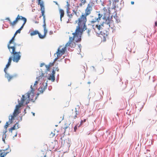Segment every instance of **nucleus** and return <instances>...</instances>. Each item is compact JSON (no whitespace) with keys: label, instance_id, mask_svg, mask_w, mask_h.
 <instances>
[{"label":"nucleus","instance_id":"7c9ffc66","mask_svg":"<svg viewBox=\"0 0 157 157\" xmlns=\"http://www.w3.org/2000/svg\"><path fill=\"white\" fill-rule=\"evenodd\" d=\"M98 18H97L98 19L99 21L100 20H101V18L102 17V14H101L100 13H99L98 14Z\"/></svg>","mask_w":157,"mask_h":157},{"label":"nucleus","instance_id":"69168bd1","mask_svg":"<svg viewBox=\"0 0 157 157\" xmlns=\"http://www.w3.org/2000/svg\"><path fill=\"white\" fill-rule=\"evenodd\" d=\"M45 64L44 63H41L40 64V67H42Z\"/></svg>","mask_w":157,"mask_h":157},{"label":"nucleus","instance_id":"dca6fc26","mask_svg":"<svg viewBox=\"0 0 157 157\" xmlns=\"http://www.w3.org/2000/svg\"><path fill=\"white\" fill-rule=\"evenodd\" d=\"M109 18H107V19H106L105 21V23L107 25H108L109 27H110V23L111 22L109 20Z\"/></svg>","mask_w":157,"mask_h":157},{"label":"nucleus","instance_id":"37998d69","mask_svg":"<svg viewBox=\"0 0 157 157\" xmlns=\"http://www.w3.org/2000/svg\"><path fill=\"white\" fill-rule=\"evenodd\" d=\"M24 27L22 26H21L20 28H19L17 30L18 32L19 31L20 33H21V30L23 29Z\"/></svg>","mask_w":157,"mask_h":157},{"label":"nucleus","instance_id":"a878e982","mask_svg":"<svg viewBox=\"0 0 157 157\" xmlns=\"http://www.w3.org/2000/svg\"><path fill=\"white\" fill-rule=\"evenodd\" d=\"M113 8H115L116 7V3L119 2V0H113Z\"/></svg>","mask_w":157,"mask_h":157},{"label":"nucleus","instance_id":"f257e3e1","mask_svg":"<svg viewBox=\"0 0 157 157\" xmlns=\"http://www.w3.org/2000/svg\"><path fill=\"white\" fill-rule=\"evenodd\" d=\"M16 45L17 44L14 41H12L11 43H10L9 41L7 44V47L10 53L13 54V61L17 63L21 59V55L20 51H16Z\"/></svg>","mask_w":157,"mask_h":157},{"label":"nucleus","instance_id":"6e6552de","mask_svg":"<svg viewBox=\"0 0 157 157\" xmlns=\"http://www.w3.org/2000/svg\"><path fill=\"white\" fill-rule=\"evenodd\" d=\"M66 50V47H64V48H63L61 50L60 49V48H59L57 49V52H58L60 53V56H61L64 54L65 52V51Z\"/></svg>","mask_w":157,"mask_h":157},{"label":"nucleus","instance_id":"393cba45","mask_svg":"<svg viewBox=\"0 0 157 157\" xmlns=\"http://www.w3.org/2000/svg\"><path fill=\"white\" fill-rule=\"evenodd\" d=\"M39 5H40V7H41V9H40L41 10H44V4H43V1H42L41 3L40 4H39Z\"/></svg>","mask_w":157,"mask_h":157},{"label":"nucleus","instance_id":"b1692460","mask_svg":"<svg viewBox=\"0 0 157 157\" xmlns=\"http://www.w3.org/2000/svg\"><path fill=\"white\" fill-rule=\"evenodd\" d=\"M56 54L57 55V57L55 58V59L54 60V61L53 62H55L56 61L58 58H59V57H61V56H60V53L59 52H57L56 53Z\"/></svg>","mask_w":157,"mask_h":157},{"label":"nucleus","instance_id":"bf43d9fd","mask_svg":"<svg viewBox=\"0 0 157 157\" xmlns=\"http://www.w3.org/2000/svg\"><path fill=\"white\" fill-rule=\"evenodd\" d=\"M101 27H102V28H103V27L104 26V24H102L101 23H100V24H99Z\"/></svg>","mask_w":157,"mask_h":157},{"label":"nucleus","instance_id":"f704fd0d","mask_svg":"<svg viewBox=\"0 0 157 157\" xmlns=\"http://www.w3.org/2000/svg\"><path fill=\"white\" fill-rule=\"evenodd\" d=\"M78 47L79 49L80 52H79V53H78V54H80V52H81V48H82V46L80 44H79L78 45Z\"/></svg>","mask_w":157,"mask_h":157},{"label":"nucleus","instance_id":"ddd939ff","mask_svg":"<svg viewBox=\"0 0 157 157\" xmlns=\"http://www.w3.org/2000/svg\"><path fill=\"white\" fill-rule=\"evenodd\" d=\"M20 33L19 31L18 32V31L17 30L16 31L15 33L13 36L12 37V39L10 40V43H11L12 41H14V40H15L14 38H15V36H16L17 34V33Z\"/></svg>","mask_w":157,"mask_h":157},{"label":"nucleus","instance_id":"7ed1b4c3","mask_svg":"<svg viewBox=\"0 0 157 157\" xmlns=\"http://www.w3.org/2000/svg\"><path fill=\"white\" fill-rule=\"evenodd\" d=\"M12 57L10 56L9 57L8 61L7 64L6 65V67L4 69V71L5 73V77L7 78L9 81H10V79L12 78L13 76H12L10 75L9 74L7 73L6 71L7 69L10 67V65L11 62L12 60Z\"/></svg>","mask_w":157,"mask_h":157},{"label":"nucleus","instance_id":"c03bdc74","mask_svg":"<svg viewBox=\"0 0 157 157\" xmlns=\"http://www.w3.org/2000/svg\"><path fill=\"white\" fill-rule=\"evenodd\" d=\"M77 125H76L74 127V132H76L77 129Z\"/></svg>","mask_w":157,"mask_h":157},{"label":"nucleus","instance_id":"cd10ccee","mask_svg":"<svg viewBox=\"0 0 157 157\" xmlns=\"http://www.w3.org/2000/svg\"><path fill=\"white\" fill-rule=\"evenodd\" d=\"M30 88L31 89V92L29 91L28 92H30V94L31 93H32L33 94V96L34 94V91H35V90L32 87V85L31 86Z\"/></svg>","mask_w":157,"mask_h":157},{"label":"nucleus","instance_id":"412c9836","mask_svg":"<svg viewBox=\"0 0 157 157\" xmlns=\"http://www.w3.org/2000/svg\"><path fill=\"white\" fill-rule=\"evenodd\" d=\"M9 152H4L0 153V157H5Z\"/></svg>","mask_w":157,"mask_h":157},{"label":"nucleus","instance_id":"0e129e2a","mask_svg":"<svg viewBox=\"0 0 157 157\" xmlns=\"http://www.w3.org/2000/svg\"><path fill=\"white\" fill-rule=\"evenodd\" d=\"M53 32L52 31H50L49 32V34L50 35H52L53 34Z\"/></svg>","mask_w":157,"mask_h":157},{"label":"nucleus","instance_id":"680f3d73","mask_svg":"<svg viewBox=\"0 0 157 157\" xmlns=\"http://www.w3.org/2000/svg\"><path fill=\"white\" fill-rule=\"evenodd\" d=\"M43 76H44V73L43 72V71H42L41 72V75H40V76L43 77Z\"/></svg>","mask_w":157,"mask_h":157},{"label":"nucleus","instance_id":"4d7b16f0","mask_svg":"<svg viewBox=\"0 0 157 157\" xmlns=\"http://www.w3.org/2000/svg\"><path fill=\"white\" fill-rule=\"evenodd\" d=\"M76 35H77V36L78 37H76L75 38H74V40H75V41L76 42V40H77V38L79 37L78 36V34H76Z\"/></svg>","mask_w":157,"mask_h":157},{"label":"nucleus","instance_id":"1a4fd4ad","mask_svg":"<svg viewBox=\"0 0 157 157\" xmlns=\"http://www.w3.org/2000/svg\"><path fill=\"white\" fill-rule=\"evenodd\" d=\"M30 93L29 92H28L25 94L26 96H27V98H28V100H27L25 103V104L26 105H28V104L29 103V101H32L33 100V99L31 98H30Z\"/></svg>","mask_w":157,"mask_h":157},{"label":"nucleus","instance_id":"9b49d317","mask_svg":"<svg viewBox=\"0 0 157 157\" xmlns=\"http://www.w3.org/2000/svg\"><path fill=\"white\" fill-rule=\"evenodd\" d=\"M18 104L17 105H16L15 109L16 110H18V111H20V108L21 106H23V104H21V103L20 102V101L19 99H18Z\"/></svg>","mask_w":157,"mask_h":157},{"label":"nucleus","instance_id":"2f4dec72","mask_svg":"<svg viewBox=\"0 0 157 157\" xmlns=\"http://www.w3.org/2000/svg\"><path fill=\"white\" fill-rule=\"evenodd\" d=\"M79 37L77 38V40H76V42H80L81 40V36L78 35Z\"/></svg>","mask_w":157,"mask_h":157},{"label":"nucleus","instance_id":"4c0bfd02","mask_svg":"<svg viewBox=\"0 0 157 157\" xmlns=\"http://www.w3.org/2000/svg\"><path fill=\"white\" fill-rule=\"evenodd\" d=\"M36 79H37V80H36L34 84V86H35L38 83V81L39 80V79H38V78L37 77H36Z\"/></svg>","mask_w":157,"mask_h":157},{"label":"nucleus","instance_id":"bb28decb","mask_svg":"<svg viewBox=\"0 0 157 157\" xmlns=\"http://www.w3.org/2000/svg\"><path fill=\"white\" fill-rule=\"evenodd\" d=\"M96 21L98 22V23H99V21L97 17H95L94 19H93L91 21V22L92 23H94L96 22Z\"/></svg>","mask_w":157,"mask_h":157},{"label":"nucleus","instance_id":"49530a36","mask_svg":"<svg viewBox=\"0 0 157 157\" xmlns=\"http://www.w3.org/2000/svg\"><path fill=\"white\" fill-rule=\"evenodd\" d=\"M107 18H109V20L110 21L112 22L113 21L112 20V19L113 18L112 16L111 17H110L109 16L108 17H107Z\"/></svg>","mask_w":157,"mask_h":157},{"label":"nucleus","instance_id":"a211bd4d","mask_svg":"<svg viewBox=\"0 0 157 157\" xmlns=\"http://www.w3.org/2000/svg\"><path fill=\"white\" fill-rule=\"evenodd\" d=\"M17 16L18 17L19 20H22L23 21H27L26 18L24 17H23L21 16H20L19 15H18Z\"/></svg>","mask_w":157,"mask_h":157},{"label":"nucleus","instance_id":"6e6d98bb","mask_svg":"<svg viewBox=\"0 0 157 157\" xmlns=\"http://www.w3.org/2000/svg\"><path fill=\"white\" fill-rule=\"evenodd\" d=\"M54 62H53V63H49V65H50V67H51V66H53V65H54Z\"/></svg>","mask_w":157,"mask_h":157},{"label":"nucleus","instance_id":"9d476101","mask_svg":"<svg viewBox=\"0 0 157 157\" xmlns=\"http://www.w3.org/2000/svg\"><path fill=\"white\" fill-rule=\"evenodd\" d=\"M20 112H21L20 111L15 109L13 113V115H11L10 116L12 117V119H14V117L19 114Z\"/></svg>","mask_w":157,"mask_h":157},{"label":"nucleus","instance_id":"13d9d810","mask_svg":"<svg viewBox=\"0 0 157 157\" xmlns=\"http://www.w3.org/2000/svg\"><path fill=\"white\" fill-rule=\"evenodd\" d=\"M43 27L44 29V30L46 29V24H43Z\"/></svg>","mask_w":157,"mask_h":157},{"label":"nucleus","instance_id":"423d86ee","mask_svg":"<svg viewBox=\"0 0 157 157\" xmlns=\"http://www.w3.org/2000/svg\"><path fill=\"white\" fill-rule=\"evenodd\" d=\"M72 34L73 35V37H70L69 38V41L66 44V46H68L69 44H71V43L73 42L72 41L74 40V38L78 37L76 34H78L75 31V33H72Z\"/></svg>","mask_w":157,"mask_h":157},{"label":"nucleus","instance_id":"0eeeda50","mask_svg":"<svg viewBox=\"0 0 157 157\" xmlns=\"http://www.w3.org/2000/svg\"><path fill=\"white\" fill-rule=\"evenodd\" d=\"M55 71L54 69H52V73L49 75V77L48 78L49 80H51L52 82H54L55 80Z\"/></svg>","mask_w":157,"mask_h":157},{"label":"nucleus","instance_id":"20e7f679","mask_svg":"<svg viewBox=\"0 0 157 157\" xmlns=\"http://www.w3.org/2000/svg\"><path fill=\"white\" fill-rule=\"evenodd\" d=\"M87 29V28L86 25V23L80 24L79 27L78 29V26H77L76 29L75 30L76 32L78 34L79 33L82 34V33Z\"/></svg>","mask_w":157,"mask_h":157},{"label":"nucleus","instance_id":"a18cd8bd","mask_svg":"<svg viewBox=\"0 0 157 157\" xmlns=\"http://www.w3.org/2000/svg\"><path fill=\"white\" fill-rule=\"evenodd\" d=\"M156 77L155 76H153V77H152V82H154L155 81V80Z\"/></svg>","mask_w":157,"mask_h":157},{"label":"nucleus","instance_id":"ea45409f","mask_svg":"<svg viewBox=\"0 0 157 157\" xmlns=\"http://www.w3.org/2000/svg\"><path fill=\"white\" fill-rule=\"evenodd\" d=\"M45 67L46 68H47V69L48 71H49L50 69V65H45Z\"/></svg>","mask_w":157,"mask_h":157},{"label":"nucleus","instance_id":"f3484780","mask_svg":"<svg viewBox=\"0 0 157 157\" xmlns=\"http://www.w3.org/2000/svg\"><path fill=\"white\" fill-rule=\"evenodd\" d=\"M59 13H60V17L62 18L64 15V12L63 9H60L59 10Z\"/></svg>","mask_w":157,"mask_h":157},{"label":"nucleus","instance_id":"6ab92c4d","mask_svg":"<svg viewBox=\"0 0 157 157\" xmlns=\"http://www.w3.org/2000/svg\"><path fill=\"white\" fill-rule=\"evenodd\" d=\"M18 122H16V124L13 126V127L10 128H9L10 132H12V131L15 130L16 129V126L17 124H18Z\"/></svg>","mask_w":157,"mask_h":157},{"label":"nucleus","instance_id":"c85d7f7f","mask_svg":"<svg viewBox=\"0 0 157 157\" xmlns=\"http://www.w3.org/2000/svg\"><path fill=\"white\" fill-rule=\"evenodd\" d=\"M39 37L41 39H43L45 37V36L44 35H41L39 32L38 34Z\"/></svg>","mask_w":157,"mask_h":157},{"label":"nucleus","instance_id":"39448f33","mask_svg":"<svg viewBox=\"0 0 157 157\" xmlns=\"http://www.w3.org/2000/svg\"><path fill=\"white\" fill-rule=\"evenodd\" d=\"M78 29L79 27L80 24L86 23L87 21L86 17L84 15H83V13H82L80 17L78 18Z\"/></svg>","mask_w":157,"mask_h":157},{"label":"nucleus","instance_id":"09e8293b","mask_svg":"<svg viewBox=\"0 0 157 157\" xmlns=\"http://www.w3.org/2000/svg\"><path fill=\"white\" fill-rule=\"evenodd\" d=\"M81 3H83V4H84V3L86 2V0H80Z\"/></svg>","mask_w":157,"mask_h":157},{"label":"nucleus","instance_id":"c9c22d12","mask_svg":"<svg viewBox=\"0 0 157 157\" xmlns=\"http://www.w3.org/2000/svg\"><path fill=\"white\" fill-rule=\"evenodd\" d=\"M9 125L8 122H6L5 125L4 126V128L5 129V130H7V128L8 126Z\"/></svg>","mask_w":157,"mask_h":157},{"label":"nucleus","instance_id":"72a5a7b5","mask_svg":"<svg viewBox=\"0 0 157 157\" xmlns=\"http://www.w3.org/2000/svg\"><path fill=\"white\" fill-rule=\"evenodd\" d=\"M53 69L55 70V71H59V69L58 68V66L56 65L55 67H53Z\"/></svg>","mask_w":157,"mask_h":157},{"label":"nucleus","instance_id":"338daca9","mask_svg":"<svg viewBox=\"0 0 157 157\" xmlns=\"http://www.w3.org/2000/svg\"><path fill=\"white\" fill-rule=\"evenodd\" d=\"M6 132H7V130H4L3 131V135L6 134Z\"/></svg>","mask_w":157,"mask_h":157},{"label":"nucleus","instance_id":"e2e57ef3","mask_svg":"<svg viewBox=\"0 0 157 157\" xmlns=\"http://www.w3.org/2000/svg\"><path fill=\"white\" fill-rule=\"evenodd\" d=\"M102 19L104 20H105L106 19H107L106 17L105 16H104L103 17H102Z\"/></svg>","mask_w":157,"mask_h":157},{"label":"nucleus","instance_id":"603ef678","mask_svg":"<svg viewBox=\"0 0 157 157\" xmlns=\"http://www.w3.org/2000/svg\"><path fill=\"white\" fill-rule=\"evenodd\" d=\"M6 20H8L10 23L11 24V22L10 19V18L8 17H6Z\"/></svg>","mask_w":157,"mask_h":157},{"label":"nucleus","instance_id":"774afa93","mask_svg":"<svg viewBox=\"0 0 157 157\" xmlns=\"http://www.w3.org/2000/svg\"><path fill=\"white\" fill-rule=\"evenodd\" d=\"M68 9H69V8H67V13L68 14H69V13H70V12L69 11Z\"/></svg>","mask_w":157,"mask_h":157},{"label":"nucleus","instance_id":"58836bf2","mask_svg":"<svg viewBox=\"0 0 157 157\" xmlns=\"http://www.w3.org/2000/svg\"><path fill=\"white\" fill-rule=\"evenodd\" d=\"M14 119H12V117H11V118H10V117L9 118V121H8V123L10 122V124L12 123L13 122V120Z\"/></svg>","mask_w":157,"mask_h":157},{"label":"nucleus","instance_id":"3c124183","mask_svg":"<svg viewBox=\"0 0 157 157\" xmlns=\"http://www.w3.org/2000/svg\"><path fill=\"white\" fill-rule=\"evenodd\" d=\"M90 29H88V30L87 31V33L89 36L90 35Z\"/></svg>","mask_w":157,"mask_h":157},{"label":"nucleus","instance_id":"4be33fe9","mask_svg":"<svg viewBox=\"0 0 157 157\" xmlns=\"http://www.w3.org/2000/svg\"><path fill=\"white\" fill-rule=\"evenodd\" d=\"M71 44H69L68 46H69L71 48H74L75 47L76 44L75 42H73L72 43H71Z\"/></svg>","mask_w":157,"mask_h":157},{"label":"nucleus","instance_id":"5fc2aeb1","mask_svg":"<svg viewBox=\"0 0 157 157\" xmlns=\"http://www.w3.org/2000/svg\"><path fill=\"white\" fill-rule=\"evenodd\" d=\"M43 24H46L45 23V17H43Z\"/></svg>","mask_w":157,"mask_h":157},{"label":"nucleus","instance_id":"de8ad7c7","mask_svg":"<svg viewBox=\"0 0 157 157\" xmlns=\"http://www.w3.org/2000/svg\"><path fill=\"white\" fill-rule=\"evenodd\" d=\"M90 8H91V6L90 4H88L86 9H90Z\"/></svg>","mask_w":157,"mask_h":157},{"label":"nucleus","instance_id":"79ce46f5","mask_svg":"<svg viewBox=\"0 0 157 157\" xmlns=\"http://www.w3.org/2000/svg\"><path fill=\"white\" fill-rule=\"evenodd\" d=\"M46 85L45 86H44V88H43V90L44 91L47 88V82H46Z\"/></svg>","mask_w":157,"mask_h":157},{"label":"nucleus","instance_id":"e433bc0d","mask_svg":"<svg viewBox=\"0 0 157 157\" xmlns=\"http://www.w3.org/2000/svg\"><path fill=\"white\" fill-rule=\"evenodd\" d=\"M41 13L42 14V16L43 17H45V16L44 15V10H41Z\"/></svg>","mask_w":157,"mask_h":157},{"label":"nucleus","instance_id":"aec40b11","mask_svg":"<svg viewBox=\"0 0 157 157\" xmlns=\"http://www.w3.org/2000/svg\"><path fill=\"white\" fill-rule=\"evenodd\" d=\"M90 9H86L85 11V13L84 14H83V15H84L85 16H86H86L90 14Z\"/></svg>","mask_w":157,"mask_h":157},{"label":"nucleus","instance_id":"a19ab883","mask_svg":"<svg viewBox=\"0 0 157 157\" xmlns=\"http://www.w3.org/2000/svg\"><path fill=\"white\" fill-rule=\"evenodd\" d=\"M47 32V29H45L44 30V35L45 36V37L46 36V34Z\"/></svg>","mask_w":157,"mask_h":157},{"label":"nucleus","instance_id":"8fccbe9b","mask_svg":"<svg viewBox=\"0 0 157 157\" xmlns=\"http://www.w3.org/2000/svg\"><path fill=\"white\" fill-rule=\"evenodd\" d=\"M101 71L100 72H99L100 74H101L104 71V70L103 68H101Z\"/></svg>","mask_w":157,"mask_h":157},{"label":"nucleus","instance_id":"473e14b6","mask_svg":"<svg viewBox=\"0 0 157 157\" xmlns=\"http://www.w3.org/2000/svg\"><path fill=\"white\" fill-rule=\"evenodd\" d=\"M86 121V119H84L83 120H81L80 121V124L79 125V126H78V127H80V125L81 124H82L83 123L85 122Z\"/></svg>","mask_w":157,"mask_h":157},{"label":"nucleus","instance_id":"052dcab7","mask_svg":"<svg viewBox=\"0 0 157 157\" xmlns=\"http://www.w3.org/2000/svg\"><path fill=\"white\" fill-rule=\"evenodd\" d=\"M26 22H27V21H24V23L22 25V26H23L24 27V25H25V24L26 23Z\"/></svg>","mask_w":157,"mask_h":157},{"label":"nucleus","instance_id":"f03ea898","mask_svg":"<svg viewBox=\"0 0 157 157\" xmlns=\"http://www.w3.org/2000/svg\"><path fill=\"white\" fill-rule=\"evenodd\" d=\"M92 28L94 31L98 34L102 35H105L107 36L108 32L105 30H104L103 28H102V27L99 24V23L95 25H93Z\"/></svg>","mask_w":157,"mask_h":157},{"label":"nucleus","instance_id":"2eb2a0df","mask_svg":"<svg viewBox=\"0 0 157 157\" xmlns=\"http://www.w3.org/2000/svg\"><path fill=\"white\" fill-rule=\"evenodd\" d=\"M39 31L37 30H35V31L32 32L30 33V35L31 36H34L39 33Z\"/></svg>","mask_w":157,"mask_h":157},{"label":"nucleus","instance_id":"5701e85b","mask_svg":"<svg viewBox=\"0 0 157 157\" xmlns=\"http://www.w3.org/2000/svg\"><path fill=\"white\" fill-rule=\"evenodd\" d=\"M19 20V18L17 16L15 20L12 23L11 22V24L12 25H15V24L16 23V22L18 21Z\"/></svg>","mask_w":157,"mask_h":157},{"label":"nucleus","instance_id":"4468645a","mask_svg":"<svg viewBox=\"0 0 157 157\" xmlns=\"http://www.w3.org/2000/svg\"><path fill=\"white\" fill-rule=\"evenodd\" d=\"M26 99V98L25 96V95H23L21 98V101L20 102L21 104L23 105V103Z\"/></svg>","mask_w":157,"mask_h":157},{"label":"nucleus","instance_id":"f8f14e48","mask_svg":"<svg viewBox=\"0 0 157 157\" xmlns=\"http://www.w3.org/2000/svg\"><path fill=\"white\" fill-rule=\"evenodd\" d=\"M157 121V114H156L154 117H152V121L150 122V124H153Z\"/></svg>","mask_w":157,"mask_h":157},{"label":"nucleus","instance_id":"864d4df0","mask_svg":"<svg viewBox=\"0 0 157 157\" xmlns=\"http://www.w3.org/2000/svg\"><path fill=\"white\" fill-rule=\"evenodd\" d=\"M59 74H58L56 77V81L58 82L59 80Z\"/></svg>","mask_w":157,"mask_h":157},{"label":"nucleus","instance_id":"c756f323","mask_svg":"<svg viewBox=\"0 0 157 157\" xmlns=\"http://www.w3.org/2000/svg\"><path fill=\"white\" fill-rule=\"evenodd\" d=\"M38 90L41 93H43L44 91L43 89V87L40 86Z\"/></svg>","mask_w":157,"mask_h":157}]
</instances>
